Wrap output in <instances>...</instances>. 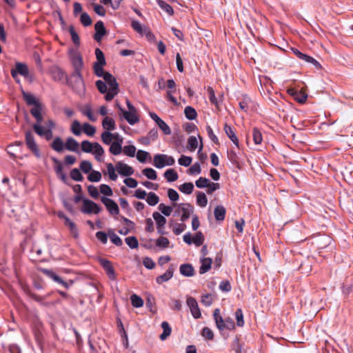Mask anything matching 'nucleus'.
<instances>
[{
  "instance_id": "obj_1",
  "label": "nucleus",
  "mask_w": 353,
  "mask_h": 353,
  "mask_svg": "<svg viewBox=\"0 0 353 353\" xmlns=\"http://www.w3.org/2000/svg\"><path fill=\"white\" fill-rule=\"evenodd\" d=\"M70 57L74 71L67 79L66 83L74 92L81 96L85 93V86L81 74L83 61L81 55L77 51L71 50Z\"/></svg>"
},
{
  "instance_id": "obj_2",
  "label": "nucleus",
  "mask_w": 353,
  "mask_h": 353,
  "mask_svg": "<svg viewBox=\"0 0 353 353\" xmlns=\"http://www.w3.org/2000/svg\"><path fill=\"white\" fill-rule=\"evenodd\" d=\"M50 148L57 152H62L64 149L68 151L80 153L79 143L73 137H68L64 143L63 139L60 137H56L50 143Z\"/></svg>"
},
{
  "instance_id": "obj_3",
  "label": "nucleus",
  "mask_w": 353,
  "mask_h": 353,
  "mask_svg": "<svg viewBox=\"0 0 353 353\" xmlns=\"http://www.w3.org/2000/svg\"><path fill=\"white\" fill-rule=\"evenodd\" d=\"M213 318L216 323V327L220 330L223 331L225 329L229 330H233L235 329V324L233 319L231 317L223 318L220 314V310L216 308L213 312Z\"/></svg>"
},
{
  "instance_id": "obj_4",
  "label": "nucleus",
  "mask_w": 353,
  "mask_h": 353,
  "mask_svg": "<svg viewBox=\"0 0 353 353\" xmlns=\"http://www.w3.org/2000/svg\"><path fill=\"white\" fill-rule=\"evenodd\" d=\"M312 244L314 245L321 254L323 249H331L332 239L330 236L325 234H317L312 237Z\"/></svg>"
},
{
  "instance_id": "obj_5",
  "label": "nucleus",
  "mask_w": 353,
  "mask_h": 353,
  "mask_svg": "<svg viewBox=\"0 0 353 353\" xmlns=\"http://www.w3.org/2000/svg\"><path fill=\"white\" fill-rule=\"evenodd\" d=\"M126 105L128 111L125 110L123 108H119V110L121 112L123 118L128 123L133 125L139 121V117L137 115V110L128 99H126Z\"/></svg>"
},
{
  "instance_id": "obj_6",
  "label": "nucleus",
  "mask_w": 353,
  "mask_h": 353,
  "mask_svg": "<svg viewBox=\"0 0 353 353\" xmlns=\"http://www.w3.org/2000/svg\"><path fill=\"white\" fill-rule=\"evenodd\" d=\"M25 141L27 148L37 158H41V152L37 143L35 141L34 137L30 130H28L25 133Z\"/></svg>"
},
{
  "instance_id": "obj_7",
  "label": "nucleus",
  "mask_w": 353,
  "mask_h": 353,
  "mask_svg": "<svg viewBox=\"0 0 353 353\" xmlns=\"http://www.w3.org/2000/svg\"><path fill=\"white\" fill-rule=\"evenodd\" d=\"M25 141L27 148L37 158H41V152L37 143L35 141L34 137L30 130H28L25 133Z\"/></svg>"
},
{
  "instance_id": "obj_8",
  "label": "nucleus",
  "mask_w": 353,
  "mask_h": 353,
  "mask_svg": "<svg viewBox=\"0 0 353 353\" xmlns=\"http://www.w3.org/2000/svg\"><path fill=\"white\" fill-rule=\"evenodd\" d=\"M81 211L86 214H97L101 211V208L94 201L88 199H84L83 200V205L81 207Z\"/></svg>"
},
{
  "instance_id": "obj_9",
  "label": "nucleus",
  "mask_w": 353,
  "mask_h": 353,
  "mask_svg": "<svg viewBox=\"0 0 353 353\" xmlns=\"http://www.w3.org/2000/svg\"><path fill=\"white\" fill-rule=\"evenodd\" d=\"M10 72L13 79H17L18 74L23 76L26 79H29L30 77L28 68L23 63L17 62L15 68H12Z\"/></svg>"
},
{
  "instance_id": "obj_10",
  "label": "nucleus",
  "mask_w": 353,
  "mask_h": 353,
  "mask_svg": "<svg viewBox=\"0 0 353 353\" xmlns=\"http://www.w3.org/2000/svg\"><path fill=\"white\" fill-rule=\"evenodd\" d=\"M99 262L101 267L105 270V273L107 274L108 278L114 281L117 279L116 273L114 268L112 264V262L104 258H99Z\"/></svg>"
},
{
  "instance_id": "obj_11",
  "label": "nucleus",
  "mask_w": 353,
  "mask_h": 353,
  "mask_svg": "<svg viewBox=\"0 0 353 353\" xmlns=\"http://www.w3.org/2000/svg\"><path fill=\"white\" fill-rule=\"evenodd\" d=\"M101 201L105 205L107 210L111 215L119 214V208L114 200L106 196H101Z\"/></svg>"
},
{
  "instance_id": "obj_12",
  "label": "nucleus",
  "mask_w": 353,
  "mask_h": 353,
  "mask_svg": "<svg viewBox=\"0 0 353 353\" xmlns=\"http://www.w3.org/2000/svg\"><path fill=\"white\" fill-rule=\"evenodd\" d=\"M186 303L190 309V312L193 317L196 319H199L201 316V313L196 300L192 296H188Z\"/></svg>"
},
{
  "instance_id": "obj_13",
  "label": "nucleus",
  "mask_w": 353,
  "mask_h": 353,
  "mask_svg": "<svg viewBox=\"0 0 353 353\" xmlns=\"http://www.w3.org/2000/svg\"><path fill=\"white\" fill-rule=\"evenodd\" d=\"M149 115L151 117V119L154 121H155V123L158 125L159 128L165 134H171L172 131L170 128L156 113L151 112L149 113Z\"/></svg>"
},
{
  "instance_id": "obj_14",
  "label": "nucleus",
  "mask_w": 353,
  "mask_h": 353,
  "mask_svg": "<svg viewBox=\"0 0 353 353\" xmlns=\"http://www.w3.org/2000/svg\"><path fill=\"white\" fill-rule=\"evenodd\" d=\"M94 39L97 42H101L102 38L107 34L103 22L102 21H98L94 24Z\"/></svg>"
},
{
  "instance_id": "obj_15",
  "label": "nucleus",
  "mask_w": 353,
  "mask_h": 353,
  "mask_svg": "<svg viewBox=\"0 0 353 353\" xmlns=\"http://www.w3.org/2000/svg\"><path fill=\"white\" fill-rule=\"evenodd\" d=\"M116 170L118 172V173L124 176H129L133 174L134 173V169L132 167L121 162L119 161L116 163L115 165Z\"/></svg>"
},
{
  "instance_id": "obj_16",
  "label": "nucleus",
  "mask_w": 353,
  "mask_h": 353,
  "mask_svg": "<svg viewBox=\"0 0 353 353\" xmlns=\"http://www.w3.org/2000/svg\"><path fill=\"white\" fill-rule=\"evenodd\" d=\"M32 128L37 134L44 137L47 141L51 140L53 137V130L45 129L43 126L39 125H33Z\"/></svg>"
},
{
  "instance_id": "obj_17",
  "label": "nucleus",
  "mask_w": 353,
  "mask_h": 353,
  "mask_svg": "<svg viewBox=\"0 0 353 353\" xmlns=\"http://www.w3.org/2000/svg\"><path fill=\"white\" fill-rule=\"evenodd\" d=\"M174 272V268L172 264L164 274L156 278L157 283L158 284H162L163 282L168 281L173 276Z\"/></svg>"
},
{
  "instance_id": "obj_18",
  "label": "nucleus",
  "mask_w": 353,
  "mask_h": 353,
  "mask_svg": "<svg viewBox=\"0 0 353 353\" xmlns=\"http://www.w3.org/2000/svg\"><path fill=\"white\" fill-rule=\"evenodd\" d=\"M21 94L28 105H33L34 107L41 103L32 94L27 92L23 89H21Z\"/></svg>"
},
{
  "instance_id": "obj_19",
  "label": "nucleus",
  "mask_w": 353,
  "mask_h": 353,
  "mask_svg": "<svg viewBox=\"0 0 353 353\" xmlns=\"http://www.w3.org/2000/svg\"><path fill=\"white\" fill-rule=\"evenodd\" d=\"M181 210L182 211L181 221L184 222L190 218V214L193 212L194 208L192 205L190 203H182L181 204Z\"/></svg>"
},
{
  "instance_id": "obj_20",
  "label": "nucleus",
  "mask_w": 353,
  "mask_h": 353,
  "mask_svg": "<svg viewBox=\"0 0 353 353\" xmlns=\"http://www.w3.org/2000/svg\"><path fill=\"white\" fill-rule=\"evenodd\" d=\"M180 273L187 277L193 276L195 274L194 267L190 263H183L180 265Z\"/></svg>"
},
{
  "instance_id": "obj_21",
  "label": "nucleus",
  "mask_w": 353,
  "mask_h": 353,
  "mask_svg": "<svg viewBox=\"0 0 353 353\" xmlns=\"http://www.w3.org/2000/svg\"><path fill=\"white\" fill-rule=\"evenodd\" d=\"M224 131L228 138L233 142V143L237 147L239 148V139L233 130V128L228 125L227 123L224 125Z\"/></svg>"
},
{
  "instance_id": "obj_22",
  "label": "nucleus",
  "mask_w": 353,
  "mask_h": 353,
  "mask_svg": "<svg viewBox=\"0 0 353 353\" xmlns=\"http://www.w3.org/2000/svg\"><path fill=\"white\" fill-rule=\"evenodd\" d=\"M200 261L201 265L199 268V273L203 274L211 269L212 259L210 257H203L201 259Z\"/></svg>"
},
{
  "instance_id": "obj_23",
  "label": "nucleus",
  "mask_w": 353,
  "mask_h": 353,
  "mask_svg": "<svg viewBox=\"0 0 353 353\" xmlns=\"http://www.w3.org/2000/svg\"><path fill=\"white\" fill-rule=\"evenodd\" d=\"M166 157V154H157L154 156L153 159V165L157 168L161 169L164 168L166 165V162L165 159Z\"/></svg>"
},
{
  "instance_id": "obj_24",
  "label": "nucleus",
  "mask_w": 353,
  "mask_h": 353,
  "mask_svg": "<svg viewBox=\"0 0 353 353\" xmlns=\"http://www.w3.org/2000/svg\"><path fill=\"white\" fill-rule=\"evenodd\" d=\"M105 83L108 84L110 86V89H118L119 90V84L117 82L114 77L108 72H105V76L103 77Z\"/></svg>"
},
{
  "instance_id": "obj_25",
  "label": "nucleus",
  "mask_w": 353,
  "mask_h": 353,
  "mask_svg": "<svg viewBox=\"0 0 353 353\" xmlns=\"http://www.w3.org/2000/svg\"><path fill=\"white\" fill-rule=\"evenodd\" d=\"M226 210L224 206L217 205L214 208V214L217 221H223L225 218Z\"/></svg>"
},
{
  "instance_id": "obj_26",
  "label": "nucleus",
  "mask_w": 353,
  "mask_h": 353,
  "mask_svg": "<svg viewBox=\"0 0 353 353\" xmlns=\"http://www.w3.org/2000/svg\"><path fill=\"white\" fill-rule=\"evenodd\" d=\"M52 78L54 81H60L62 80H65V81H67L68 75L63 70H61L59 68H57L56 69H54L52 72Z\"/></svg>"
},
{
  "instance_id": "obj_27",
  "label": "nucleus",
  "mask_w": 353,
  "mask_h": 353,
  "mask_svg": "<svg viewBox=\"0 0 353 353\" xmlns=\"http://www.w3.org/2000/svg\"><path fill=\"white\" fill-rule=\"evenodd\" d=\"M102 126L105 131L114 130L116 128L115 121L112 117H106L102 121Z\"/></svg>"
},
{
  "instance_id": "obj_28",
  "label": "nucleus",
  "mask_w": 353,
  "mask_h": 353,
  "mask_svg": "<svg viewBox=\"0 0 353 353\" xmlns=\"http://www.w3.org/2000/svg\"><path fill=\"white\" fill-rule=\"evenodd\" d=\"M161 327L163 329V333L159 337L161 341H164L171 334L172 328L167 321H163L161 323Z\"/></svg>"
},
{
  "instance_id": "obj_29",
  "label": "nucleus",
  "mask_w": 353,
  "mask_h": 353,
  "mask_svg": "<svg viewBox=\"0 0 353 353\" xmlns=\"http://www.w3.org/2000/svg\"><path fill=\"white\" fill-rule=\"evenodd\" d=\"M158 6L168 15L172 16L174 14V10L172 6L163 0H157Z\"/></svg>"
},
{
  "instance_id": "obj_30",
  "label": "nucleus",
  "mask_w": 353,
  "mask_h": 353,
  "mask_svg": "<svg viewBox=\"0 0 353 353\" xmlns=\"http://www.w3.org/2000/svg\"><path fill=\"white\" fill-rule=\"evenodd\" d=\"M152 217L156 221L157 228H164L166 223V219L163 216L158 212H154L152 214Z\"/></svg>"
},
{
  "instance_id": "obj_31",
  "label": "nucleus",
  "mask_w": 353,
  "mask_h": 353,
  "mask_svg": "<svg viewBox=\"0 0 353 353\" xmlns=\"http://www.w3.org/2000/svg\"><path fill=\"white\" fill-rule=\"evenodd\" d=\"M104 152V149L102 146L99 143L94 142L92 153L94 154L97 161H101L100 157L103 156Z\"/></svg>"
},
{
  "instance_id": "obj_32",
  "label": "nucleus",
  "mask_w": 353,
  "mask_h": 353,
  "mask_svg": "<svg viewBox=\"0 0 353 353\" xmlns=\"http://www.w3.org/2000/svg\"><path fill=\"white\" fill-rule=\"evenodd\" d=\"M164 177L168 182H174L179 178L176 171L174 169H168L164 173Z\"/></svg>"
},
{
  "instance_id": "obj_33",
  "label": "nucleus",
  "mask_w": 353,
  "mask_h": 353,
  "mask_svg": "<svg viewBox=\"0 0 353 353\" xmlns=\"http://www.w3.org/2000/svg\"><path fill=\"white\" fill-rule=\"evenodd\" d=\"M179 190L186 194H190L193 192L194 185L192 182L184 183L179 187Z\"/></svg>"
},
{
  "instance_id": "obj_34",
  "label": "nucleus",
  "mask_w": 353,
  "mask_h": 353,
  "mask_svg": "<svg viewBox=\"0 0 353 353\" xmlns=\"http://www.w3.org/2000/svg\"><path fill=\"white\" fill-rule=\"evenodd\" d=\"M184 114L188 120H194L197 117V112L192 106H187L185 108Z\"/></svg>"
},
{
  "instance_id": "obj_35",
  "label": "nucleus",
  "mask_w": 353,
  "mask_h": 353,
  "mask_svg": "<svg viewBox=\"0 0 353 353\" xmlns=\"http://www.w3.org/2000/svg\"><path fill=\"white\" fill-rule=\"evenodd\" d=\"M71 132L75 135V136H80L82 132V126L80 123V122L77 120H74L72 121V123L71 125Z\"/></svg>"
},
{
  "instance_id": "obj_36",
  "label": "nucleus",
  "mask_w": 353,
  "mask_h": 353,
  "mask_svg": "<svg viewBox=\"0 0 353 353\" xmlns=\"http://www.w3.org/2000/svg\"><path fill=\"white\" fill-rule=\"evenodd\" d=\"M196 203L201 207H205L208 204V198L204 192H198L196 194Z\"/></svg>"
},
{
  "instance_id": "obj_37",
  "label": "nucleus",
  "mask_w": 353,
  "mask_h": 353,
  "mask_svg": "<svg viewBox=\"0 0 353 353\" xmlns=\"http://www.w3.org/2000/svg\"><path fill=\"white\" fill-rule=\"evenodd\" d=\"M109 151L114 155H119L122 152V144L119 142H112L110 145Z\"/></svg>"
},
{
  "instance_id": "obj_38",
  "label": "nucleus",
  "mask_w": 353,
  "mask_h": 353,
  "mask_svg": "<svg viewBox=\"0 0 353 353\" xmlns=\"http://www.w3.org/2000/svg\"><path fill=\"white\" fill-rule=\"evenodd\" d=\"M251 103V99L247 95H243V99L239 101V105L241 110L247 112L249 104Z\"/></svg>"
},
{
  "instance_id": "obj_39",
  "label": "nucleus",
  "mask_w": 353,
  "mask_h": 353,
  "mask_svg": "<svg viewBox=\"0 0 353 353\" xmlns=\"http://www.w3.org/2000/svg\"><path fill=\"white\" fill-rule=\"evenodd\" d=\"M252 137L255 144L261 143L263 141V136L261 130L258 128L254 127L252 129Z\"/></svg>"
},
{
  "instance_id": "obj_40",
  "label": "nucleus",
  "mask_w": 353,
  "mask_h": 353,
  "mask_svg": "<svg viewBox=\"0 0 353 353\" xmlns=\"http://www.w3.org/2000/svg\"><path fill=\"white\" fill-rule=\"evenodd\" d=\"M94 143L88 140L83 141L81 143V148L83 152L92 153L93 152Z\"/></svg>"
},
{
  "instance_id": "obj_41",
  "label": "nucleus",
  "mask_w": 353,
  "mask_h": 353,
  "mask_svg": "<svg viewBox=\"0 0 353 353\" xmlns=\"http://www.w3.org/2000/svg\"><path fill=\"white\" fill-rule=\"evenodd\" d=\"M146 201L151 206L156 205L159 201V197L154 192H150L148 194Z\"/></svg>"
},
{
  "instance_id": "obj_42",
  "label": "nucleus",
  "mask_w": 353,
  "mask_h": 353,
  "mask_svg": "<svg viewBox=\"0 0 353 353\" xmlns=\"http://www.w3.org/2000/svg\"><path fill=\"white\" fill-rule=\"evenodd\" d=\"M83 132L89 137H92L96 132V128L88 123H85L82 125Z\"/></svg>"
},
{
  "instance_id": "obj_43",
  "label": "nucleus",
  "mask_w": 353,
  "mask_h": 353,
  "mask_svg": "<svg viewBox=\"0 0 353 353\" xmlns=\"http://www.w3.org/2000/svg\"><path fill=\"white\" fill-rule=\"evenodd\" d=\"M79 168L83 173L88 174L92 170V165L90 161L83 160L81 162Z\"/></svg>"
},
{
  "instance_id": "obj_44",
  "label": "nucleus",
  "mask_w": 353,
  "mask_h": 353,
  "mask_svg": "<svg viewBox=\"0 0 353 353\" xmlns=\"http://www.w3.org/2000/svg\"><path fill=\"white\" fill-rule=\"evenodd\" d=\"M142 172L148 179L156 180L157 179V172L151 168L143 169Z\"/></svg>"
},
{
  "instance_id": "obj_45",
  "label": "nucleus",
  "mask_w": 353,
  "mask_h": 353,
  "mask_svg": "<svg viewBox=\"0 0 353 353\" xmlns=\"http://www.w3.org/2000/svg\"><path fill=\"white\" fill-rule=\"evenodd\" d=\"M70 176L75 181H82L83 180V176L78 168L72 169Z\"/></svg>"
},
{
  "instance_id": "obj_46",
  "label": "nucleus",
  "mask_w": 353,
  "mask_h": 353,
  "mask_svg": "<svg viewBox=\"0 0 353 353\" xmlns=\"http://www.w3.org/2000/svg\"><path fill=\"white\" fill-rule=\"evenodd\" d=\"M131 303L134 307H141L143 305V299L138 295L133 294L130 296Z\"/></svg>"
},
{
  "instance_id": "obj_47",
  "label": "nucleus",
  "mask_w": 353,
  "mask_h": 353,
  "mask_svg": "<svg viewBox=\"0 0 353 353\" xmlns=\"http://www.w3.org/2000/svg\"><path fill=\"white\" fill-rule=\"evenodd\" d=\"M103 64L94 63L93 70L96 76L99 77H103L105 74V72L103 70Z\"/></svg>"
},
{
  "instance_id": "obj_48",
  "label": "nucleus",
  "mask_w": 353,
  "mask_h": 353,
  "mask_svg": "<svg viewBox=\"0 0 353 353\" xmlns=\"http://www.w3.org/2000/svg\"><path fill=\"white\" fill-rule=\"evenodd\" d=\"M101 179V174L97 170H92L88 176V180L90 182H99Z\"/></svg>"
},
{
  "instance_id": "obj_49",
  "label": "nucleus",
  "mask_w": 353,
  "mask_h": 353,
  "mask_svg": "<svg viewBox=\"0 0 353 353\" xmlns=\"http://www.w3.org/2000/svg\"><path fill=\"white\" fill-rule=\"evenodd\" d=\"M204 242V236L201 232H197L195 235L192 237V243L196 246H200L203 245Z\"/></svg>"
},
{
  "instance_id": "obj_50",
  "label": "nucleus",
  "mask_w": 353,
  "mask_h": 353,
  "mask_svg": "<svg viewBox=\"0 0 353 353\" xmlns=\"http://www.w3.org/2000/svg\"><path fill=\"white\" fill-rule=\"evenodd\" d=\"M115 169L116 168H114L111 163L107 164V171L109 178L114 181H117L118 178L117 174L115 173Z\"/></svg>"
},
{
  "instance_id": "obj_51",
  "label": "nucleus",
  "mask_w": 353,
  "mask_h": 353,
  "mask_svg": "<svg viewBox=\"0 0 353 353\" xmlns=\"http://www.w3.org/2000/svg\"><path fill=\"white\" fill-rule=\"evenodd\" d=\"M68 31L71 35L72 41L76 46H79L80 39L78 34L76 32L73 26H70L68 28Z\"/></svg>"
},
{
  "instance_id": "obj_52",
  "label": "nucleus",
  "mask_w": 353,
  "mask_h": 353,
  "mask_svg": "<svg viewBox=\"0 0 353 353\" xmlns=\"http://www.w3.org/2000/svg\"><path fill=\"white\" fill-rule=\"evenodd\" d=\"M352 288L353 283L352 281L349 282L347 280H345L341 286L343 294L348 295L352 291Z\"/></svg>"
},
{
  "instance_id": "obj_53",
  "label": "nucleus",
  "mask_w": 353,
  "mask_h": 353,
  "mask_svg": "<svg viewBox=\"0 0 353 353\" xmlns=\"http://www.w3.org/2000/svg\"><path fill=\"white\" fill-rule=\"evenodd\" d=\"M95 55L97 58L95 63L106 65L104 54L99 48L95 49Z\"/></svg>"
},
{
  "instance_id": "obj_54",
  "label": "nucleus",
  "mask_w": 353,
  "mask_h": 353,
  "mask_svg": "<svg viewBox=\"0 0 353 353\" xmlns=\"http://www.w3.org/2000/svg\"><path fill=\"white\" fill-rule=\"evenodd\" d=\"M169 244V239L164 236H160L156 240V245L161 248H167Z\"/></svg>"
},
{
  "instance_id": "obj_55",
  "label": "nucleus",
  "mask_w": 353,
  "mask_h": 353,
  "mask_svg": "<svg viewBox=\"0 0 353 353\" xmlns=\"http://www.w3.org/2000/svg\"><path fill=\"white\" fill-rule=\"evenodd\" d=\"M51 159L54 164V170L56 174L63 172V166L62 163L55 157H52Z\"/></svg>"
},
{
  "instance_id": "obj_56",
  "label": "nucleus",
  "mask_w": 353,
  "mask_h": 353,
  "mask_svg": "<svg viewBox=\"0 0 353 353\" xmlns=\"http://www.w3.org/2000/svg\"><path fill=\"white\" fill-rule=\"evenodd\" d=\"M151 159V157L149 152L139 150L137 153V159L141 163H145L147 160V158Z\"/></svg>"
},
{
  "instance_id": "obj_57",
  "label": "nucleus",
  "mask_w": 353,
  "mask_h": 353,
  "mask_svg": "<svg viewBox=\"0 0 353 353\" xmlns=\"http://www.w3.org/2000/svg\"><path fill=\"white\" fill-rule=\"evenodd\" d=\"M41 272L48 278L52 279L54 282H56L59 278V276L54 272L52 270L42 268L41 269Z\"/></svg>"
},
{
  "instance_id": "obj_58",
  "label": "nucleus",
  "mask_w": 353,
  "mask_h": 353,
  "mask_svg": "<svg viewBox=\"0 0 353 353\" xmlns=\"http://www.w3.org/2000/svg\"><path fill=\"white\" fill-rule=\"evenodd\" d=\"M112 137H113V134L112 132H108V131H104L101 134V140L104 144L110 145L112 143Z\"/></svg>"
},
{
  "instance_id": "obj_59",
  "label": "nucleus",
  "mask_w": 353,
  "mask_h": 353,
  "mask_svg": "<svg viewBox=\"0 0 353 353\" xmlns=\"http://www.w3.org/2000/svg\"><path fill=\"white\" fill-rule=\"evenodd\" d=\"M198 146V141L194 136H190L188 139V149L190 151H194Z\"/></svg>"
},
{
  "instance_id": "obj_60",
  "label": "nucleus",
  "mask_w": 353,
  "mask_h": 353,
  "mask_svg": "<svg viewBox=\"0 0 353 353\" xmlns=\"http://www.w3.org/2000/svg\"><path fill=\"white\" fill-rule=\"evenodd\" d=\"M125 241L131 249L137 248L139 246L138 240L135 236H128L125 238Z\"/></svg>"
},
{
  "instance_id": "obj_61",
  "label": "nucleus",
  "mask_w": 353,
  "mask_h": 353,
  "mask_svg": "<svg viewBox=\"0 0 353 353\" xmlns=\"http://www.w3.org/2000/svg\"><path fill=\"white\" fill-rule=\"evenodd\" d=\"M235 317L236 319V325L239 327H243L244 325L243 314L241 308H239L235 312Z\"/></svg>"
},
{
  "instance_id": "obj_62",
  "label": "nucleus",
  "mask_w": 353,
  "mask_h": 353,
  "mask_svg": "<svg viewBox=\"0 0 353 353\" xmlns=\"http://www.w3.org/2000/svg\"><path fill=\"white\" fill-rule=\"evenodd\" d=\"M80 21L83 26L87 27L92 24V19L86 12H83L80 16Z\"/></svg>"
},
{
  "instance_id": "obj_63",
  "label": "nucleus",
  "mask_w": 353,
  "mask_h": 353,
  "mask_svg": "<svg viewBox=\"0 0 353 353\" xmlns=\"http://www.w3.org/2000/svg\"><path fill=\"white\" fill-rule=\"evenodd\" d=\"M158 208L161 213L166 216H170L172 212V208L171 206L165 205L164 203H160Z\"/></svg>"
},
{
  "instance_id": "obj_64",
  "label": "nucleus",
  "mask_w": 353,
  "mask_h": 353,
  "mask_svg": "<svg viewBox=\"0 0 353 353\" xmlns=\"http://www.w3.org/2000/svg\"><path fill=\"white\" fill-rule=\"evenodd\" d=\"M123 150L125 155L130 157H134L136 152V148L133 145H125Z\"/></svg>"
}]
</instances>
